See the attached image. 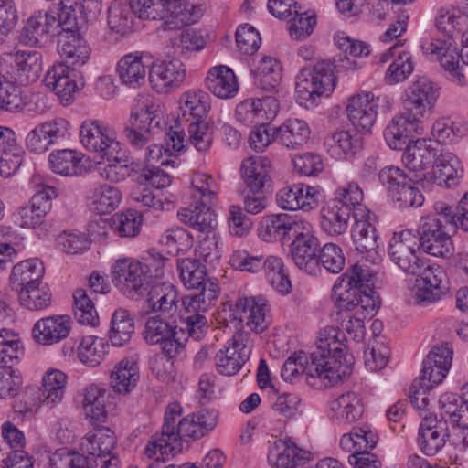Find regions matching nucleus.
<instances>
[{"mask_svg":"<svg viewBox=\"0 0 468 468\" xmlns=\"http://www.w3.org/2000/svg\"><path fill=\"white\" fill-rule=\"evenodd\" d=\"M151 278L148 266L131 258L119 259L112 267L113 284L131 299H137L148 291Z\"/></svg>","mask_w":468,"mask_h":468,"instance_id":"nucleus-8","label":"nucleus"},{"mask_svg":"<svg viewBox=\"0 0 468 468\" xmlns=\"http://www.w3.org/2000/svg\"><path fill=\"white\" fill-rule=\"evenodd\" d=\"M163 122L161 106L154 102H143L131 113L132 126L150 133H158Z\"/></svg>","mask_w":468,"mask_h":468,"instance_id":"nucleus-47","label":"nucleus"},{"mask_svg":"<svg viewBox=\"0 0 468 468\" xmlns=\"http://www.w3.org/2000/svg\"><path fill=\"white\" fill-rule=\"evenodd\" d=\"M378 101L370 93L357 94L349 100L346 113L349 121L361 132H369L373 127L378 113Z\"/></svg>","mask_w":468,"mask_h":468,"instance_id":"nucleus-28","label":"nucleus"},{"mask_svg":"<svg viewBox=\"0 0 468 468\" xmlns=\"http://www.w3.org/2000/svg\"><path fill=\"white\" fill-rule=\"evenodd\" d=\"M58 47L61 57L72 65L81 66L90 59V48L76 31L59 33Z\"/></svg>","mask_w":468,"mask_h":468,"instance_id":"nucleus-43","label":"nucleus"},{"mask_svg":"<svg viewBox=\"0 0 468 468\" xmlns=\"http://www.w3.org/2000/svg\"><path fill=\"white\" fill-rule=\"evenodd\" d=\"M147 292V306L161 315H173L177 311L178 292L170 283H157L149 287Z\"/></svg>","mask_w":468,"mask_h":468,"instance_id":"nucleus-38","label":"nucleus"},{"mask_svg":"<svg viewBox=\"0 0 468 468\" xmlns=\"http://www.w3.org/2000/svg\"><path fill=\"white\" fill-rule=\"evenodd\" d=\"M134 332V321L130 313L123 309L116 310L111 320L109 339L112 346L127 344Z\"/></svg>","mask_w":468,"mask_h":468,"instance_id":"nucleus-54","label":"nucleus"},{"mask_svg":"<svg viewBox=\"0 0 468 468\" xmlns=\"http://www.w3.org/2000/svg\"><path fill=\"white\" fill-rule=\"evenodd\" d=\"M438 97L439 90L435 84L427 78H419L406 90L405 112L422 122L431 115Z\"/></svg>","mask_w":468,"mask_h":468,"instance_id":"nucleus-13","label":"nucleus"},{"mask_svg":"<svg viewBox=\"0 0 468 468\" xmlns=\"http://www.w3.org/2000/svg\"><path fill=\"white\" fill-rule=\"evenodd\" d=\"M378 441V435L367 427H355L340 440V446L351 452L348 457L354 468H381V462L375 454L369 452Z\"/></svg>","mask_w":468,"mask_h":468,"instance_id":"nucleus-11","label":"nucleus"},{"mask_svg":"<svg viewBox=\"0 0 468 468\" xmlns=\"http://www.w3.org/2000/svg\"><path fill=\"white\" fill-rule=\"evenodd\" d=\"M206 86L220 99L233 98L239 90L237 78L231 69L220 65L210 69L206 79Z\"/></svg>","mask_w":468,"mask_h":468,"instance_id":"nucleus-39","label":"nucleus"},{"mask_svg":"<svg viewBox=\"0 0 468 468\" xmlns=\"http://www.w3.org/2000/svg\"><path fill=\"white\" fill-rule=\"evenodd\" d=\"M177 269L185 287L199 291L183 297L185 308L207 311L218 296V285L207 278L206 266L199 260L186 258L178 261Z\"/></svg>","mask_w":468,"mask_h":468,"instance_id":"nucleus-7","label":"nucleus"},{"mask_svg":"<svg viewBox=\"0 0 468 468\" xmlns=\"http://www.w3.org/2000/svg\"><path fill=\"white\" fill-rule=\"evenodd\" d=\"M294 16L289 22V32L292 38L303 40L314 31L316 25V16L314 11L300 13L294 10Z\"/></svg>","mask_w":468,"mask_h":468,"instance_id":"nucleus-64","label":"nucleus"},{"mask_svg":"<svg viewBox=\"0 0 468 468\" xmlns=\"http://www.w3.org/2000/svg\"><path fill=\"white\" fill-rule=\"evenodd\" d=\"M436 169L434 177L438 185H445L447 187H453L459 184L463 169L459 158L452 153L443 151L436 156Z\"/></svg>","mask_w":468,"mask_h":468,"instance_id":"nucleus-45","label":"nucleus"},{"mask_svg":"<svg viewBox=\"0 0 468 468\" xmlns=\"http://www.w3.org/2000/svg\"><path fill=\"white\" fill-rule=\"evenodd\" d=\"M58 196L54 186H45L30 199L29 205L21 207L17 217L22 228H36L45 223L44 218L51 209V199Z\"/></svg>","mask_w":468,"mask_h":468,"instance_id":"nucleus-22","label":"nucleus"},{"mask_svg":"<svg viewBox=\"0 0 468 468\" xmlns=\"http://www.w3.org/2000/svg\"><path fill=\"white\" fill-rule=\"evenodd\" d=\"M343 340L344 334L339 328L324 327L309 357L300 353L287 358L282 367V378L292 381L300 374L305 375L307 384L317 389L338 384L353 370V356L346 354Z\"/></svg>","mask_w":468,"mask_h":468,"instance_id":"nucleus-1","label":"nucleus"},{"mask_svg":"<svg viewBox=\"0 0 468 468\" xmlns=\"http://www.w3.org/2000/svg\"><path fill=\"white\" fill-rule=\"evenodd\" d=\"M210 108L209 95L201 90L185 92L180 99V114L176 118L178 126L206 121Z\"/></svg>","mask_w":468,"mask_h":468,"instance_id":"nucleus-30","label":"nucleus"},{"mask_svg":"<svg viewBox=\"0 0 468 468\" xmlns=\"http://www.w3.org/2000/svg\"><path fill=\"white\" fill-rule=\"evenodd\" d=\"M416 279V292L414 295L415 303L427 306L439 301L447 292L446 273L438 265H427L424 261L420 266V272L413 274Z\"/></svg>","mask_w":468,"mask_h":468,"instance_id":"nucleus-17","label":"nucleus"},{"mask_svg":"<svg viewBox=\"0 0 468 468\" xmlns=\"http://www.w3.org/2000/svg\"><path fill=\"white\" fill-rule=\"evenodd\" d=\"M186 310L187 315L182 317L180 324L176 325L177 335L185 336L184 347L189 338L195 341L202 340L209 329L207 318L204 314L207 311Z\"/></svg>","mask_w":468,"mask_h":468,"instance_id":"nucleus-50","label":"nucleus"},{"mask_svg":"<svg viewBox=\"0 0 468 468\" xmlns=\"http://www.w3.org/2000/svg\"><path fill=\"white\" fill-rule=\"evenodd\" d=\"M80 139L89 151L106 155L119 147L115 132L97 120H86L80 128Z\"/></svg>","mask_w":468,"mask_h":468,"instance_id":"nucleus-20","label":"nucleus"},{"mask_svg":"<svg viewBox=\"0 0 468 468\" xmlns=\"http://www.w3.org/2000/svg\"><path fill=\"white\" fill-rule=\"evenodd\" d=\"M268 311L266 300L254 296H239L229 314L223 311L224 321L233 324L236 332L229 345L216 354L215 364L218 373L233 376L248 361L252 345L250 335L244 328L256 334L264 332L270 324Z\"/></svg>","mask_w":468,"mask_h":468,"instance_id":"nucleus-2","label":"nucleus"},{"mask_svg":"<svg viewBox=\"0 0 468 468\" xmlns=\"http://www.w3.org/2000/svg\"><path fill=\"white\" fill-rule=\"evenodd\" d=\"M419 248L418 237L405 229L393 234L388 245V256L405 273L416 274L420 272L423 261L417 254Z\"/></svg>","mask_w":468,"mask_h":468,"instance_id":"nucleus-15","label":"nucleus"},{"mask_svg":"<svg viewBox=\"0 0 468 468\" xmlns=\"http://www.w3.org/2000/svg\"><path fill=\"white\" fill-rule=\"evenodd\" d=\"M58 12L55 15L58 27L69 34L83 27L89 19H95L98 15H92L86 8L87 5L79 0H60Z\"/></svg>","mask_w":468,"mask_h":468,"instance_id":"nucleus-32","label":"nucleus"},{"mask_svg":"<svg viewBox=\"0 0 468 468\" xmlns=\"http://www.w3.org/2000/svg\"><path fill=\"white\" fill-rule=\"evenodd\" d=\"M421 49L431 59L439 61L446 70L452 71L459 69L460 52H457L451 40L426 39L421 44Z\"/></svg>","mask_w":468,"mask_h":468,"instance_id":"nucleus-40","label":"nucleus"},{"mask_svg":"<svg viewBox=\"0 0 468 468\" xmlns=\"http://www.w3.org/2000/svg\"><path fill=\"white\" fill-rule=\"evenodd\" d=\"M71 324L72 322L69 315L44 317L35 323L32 328V337L39 345H55L69 336Z\"/></svg>","mask_w":468,"mask_h":468,"instance_id":"nucleus-24","label":"nucleus"},{"mask_svg":"<svg viewBox=\"0 0 468 468\" xmlns=\"http://www.w3.org/2000/svg\"><path fill=\"white\" fill-rule=\"evenodd\" d=\"M420 123L406 112L393 117L384 130V138L388 145L394 150L407 148L410 145L411 140L421 133Z\"/></svg>","mask_w":468,"mask_h":468,"instance_id":"nucleus-26","label":"nucleus"},{"mask_svg":"<svg viewBox=\"0 0 468 468\" xmlns=\"http://www.w3.org/2000/svg\"><path fill=\"white\" fill-rule=\"evenodd\" d=\"M449 437L446 420L438 419L436 414L425 413L418 433V444L422 452L428 456L439 452Z\"/></svg>","mask_w":468,"mask_h":468,"instance_id":"nucleus-21","label":"nucleus"},{"mask_svg":"<svg viewBox=\"0 0 468 468\" xmlns=\"http://www.w3.org/2000/svg\"><path fill=\"white\" fill-rule=\"evenodd\" d=\"M185 128L188 133L187 142L197 151L206 152L210 148L213 142V128L207 121L186 123Z\"/></svg>","mask_w":468,"mask_h":468,"instance_id":"nucleus-63","label":"nucleus"},{"mask_svg":"<svg viewBox=\"0 0 468 468\" xmlns=\"http://www.w3.org/2000/svg\"><path fill=\"white\" fill-rule=\"evenodd\" d=\"M151 65V58L143 52L123 56L117 64L121 82L132 89L143 86Z\"/></svg>","mask_w":468,"mask_h":468,"instance_id":"nucleus-27","label":"nucleus"},{"mask_svg":"<svg viewBox=\"0 0 468 468\" xmlns=\"http://www.w3.org/2000/svg\"><path fill=\"white\" fill-rule=\"evenodd\" d=\"M20 304L31 311H39L48 308L51 304L52 294L49 287L41 282L40 285L18 293Z\"/></svg>","mask_w":468,"mask_h":468,"instance_id":"nucleus-62","label":"nucleus"},{"mask_svg":"<svg viewBox=\"0 0 468 468\" xmlns=\"http://www.w3.org/2000/svg\"><path fill=\"white\" fill-rule=\"evenodd\" d=\"M45 274L41 261L30 259L23 261L13 267L10 284L13 291L20 293L33 286L40 285Z\"/></svg>","mask_w":468,"mask_h":468,"instance_id":"nucleus-33","label":"nucleus"},{"mask_svg":"<svg viewBox=\"0 0 468 468\" xmlns=\"http://www.w3.org/2000/svg\"><path fill=\"white\" fill-rule=\"evenodd\" d=\"M110 386L119 394L130 393L137 385L139 368L136 362L122 359L111 374Z\"/></svg>","mask_w":468,"mask_h":468,"instance_id":"nucleus-49","label":"nucleus"},{"mask_svg":"<svg viewBox=\"0 0 468 468\" xmlns=\"http://www.w3.org/2000/svg\"><path fill=\"white\" fill-rule=\"evenodd\" d=\"M254 77L263 90H274L282 80L281 63L272 57H263L255 69Z\"/></svg>","mask_w":468,"mask_h":468,"instance_id":"nucleus-55","label":"nucleus"},{"mask_svg":"<svg viewBox=\"0 0 468 468\" xmlns=\"http://www.w3.org/2000/svg\"><path fill=\"white\" fill-rule=\"evenodd\" d=\"M418 241L424 252L442 259H448L453 255L452 239L441 218H426L420 227Z\"/></svg>","mask_w":468,"mask_h":468,"instance_id":"nucleus-14","label":"nucleus"},{"mask_svg":"<svg viewBox=\"0 0 468 468\" xmlns=\"http://www.w3.org/2000/svg\"><path fill=\"white\" fill-rule=\"evenodd\" d=\"M25 349L18 334L12 330L0 329V364L13 368L24 356Z\"/></svg>","mask_w":468,"mask_h":468,"instance_id":"nucleus-52","label":"nucleus"},{"mask_svg":"<svg viewBox=\"0 0 468 468\" xmlns=\"http://www.w3.org/2000/svg\"><path fill=\"white\" fill-rule=\"evenodd\" d=\"M76 72L63 63L54 65L47 72L44 82L64 104H69L79 88Z\"/></svg>","mask_w":468,"mask_h":468,"instance_id":"nucleus-31","label":"nucleus"},{"mask_svg":"<svg viewBox=\"0 0 468 468\" xmlns=\"http://www.w3.org/2000/svg\"><path fill=\"white\" fill-rule=\"evenodd\" d=\"M303 220L295 221L287 214L271 215L261 219L258 228L259 237L267 242L292 239V229L302 226Z\"/></svg>","mask_w":468,"mask_h":468,"instance_id":"nucleus-34","label":"nucleus"},{"mask_svg":"<svg viewBox=\"0 0 468 468\" xmlns=\"http://www.w3.org/2000/svg\"><path fill=\"white\" fill-rule=\"evenodd\" d=\"M67 377L59 370H51L43 378L42 387L37 391L40 402L47 406L59 403L65 393Z\"/></svg>","mask_w":468,"mask_h":468,"instance_id":"nucleus-51","label":"nucleus"},{"mask_svg":"<svg viewBox=\"0 0 468 468\" xmlns=\"http://www.w3.org/2000/svg\"><path fill=\"white\" fill-rule=\"evenodd\" d=\"M152 88L158 93H168L177 88L186 77L183 64L176 60L152 62L148 70Z\"/></svg>","mask_w":468,"mask_h":468,"instance_id":"nucleus-23","label":"nucleus"},{"mask_svg":"<svg viewBox=\"0 0 468 468\" xmlns=\"http://www.w3.org/2000/svg\"><path fill=\"white\" fill-rule=\"evenodd\" d=\"M332 419L341 424H351L363 415L364 408L361 399L353 391L342 394L330 403Z\"/></svg>","mask_w":468,"mask_h":468,"instance_id":"nucleus-42","label":"nucleus"},{"mask_svg":"<svg viewBox=\"0 0 468 468\" xmlns=\"http://www.w3.org/2000/svg\"><path fill=\"white\" fill-rule=\"evenodd\" d=\"M353 211L337 199L329 200L320 210V227L328 236L345 234L349 227Z\"/></svg>","mask_w":468,"mask_h":468,"instance_id":"nucleus-29","label":"nucleus"},{"mask_svg":"<svg viewBox=\"0 0 468 468\" xmlns=\"http://www.w3.org/2000/svg\"><path fill=\"white\" fill-rule=\"evenodd\" d=\"M106 347L103 338L95 335L84 336L78 346V356L83 364L95 367L107 353Z\"/></svg>","mask_w":468,"mask_h":468,"instance_id":"nucleus-58","label":"nucleus"},{"mask_svg":"<svg viewBox=\"0 0 468 468\" xmlns=\"http://www.w3.org/2000/svg\"><path fill=\"white\" fill-rule=\"evenodd\" d=\"M116 444L114 432L101 427L89 432L81 442L82 449L89 454L98 468H118V459L112 453Z\"/></svg>","mask_w":468,"mask_h":468,"instance_id":"nucleus-16","label":"nucleus"},{"mask_svg":"<svg viewBox=\"0 0 468 468\" xmlns=\"http://www.w3.org/2000/svg\"><path fill=\"white\" fill-rule=\"evenodd\" d=\"M58 28L57 16L52 12L37 11L32 15L19 31L17 41L28 47H42Z\"/></svg>","mask_w":468,"mask_h":468,"instance_id":"nucleus-19","label":"nucleus"},{"mask_svg":"<svg viewBox=\"0 0 468 468\" xmlns=\"http://www.w3.org/2000/svg\"><path fill=\"white\" fill-rule=\"evenodd\" d=\"M26 106L21 89L0 74V110L18 112Z\"/></svg>","mask_w":468,"mask_h":468,"instance_id":"nucleus-60","label":"nucleus"},{"mask_svg":"<svg viewBox=\"0 0 468 468\" xmlns=\"http://www.w3.org/2000/svg\"><path fill=\"white\" fill-rule=\"evenodd\" d=\"M83 154L75 150L62 149L49 154L51 170L64 176H75L85 171Z\"/></svg>","mask_w":468,"mask_h":468,"instance_id":"nucleus-48","label":"nucleus"},{"mask_svg":"<svg viewBox=\"0 0 468 468\" xmlns=\"http://www.w3.org/2000/svg\"><path fill=\"white\" fill-rule=\"evenodd\" d=\"M241 176L250 193L265 190L271 182V162L266 157L255 156L242 162Z\"/></svg>","mask_w":468,"mask_h":468,"instance_id":"nucleus-35","label":"nucleus"},{"mask_svg":"<svg viewBox=\"0 0 468 468\" xmlns=\"http://www.w3.org/2000/svg\"><path fill=\"white\" fill-rule=\"evenodd\" d=\"M108 163L99 168L101 176L112 183H119L131 176L135 171L134 162L125 148L119 145L114 151L104 155Z\"/></svg>","mask_w":468,"mask_h":468,"instance_id":"nucleus-36","label":"nucleus"},{"mask_svg":"<svg viewBox=\"0 0 468 468\" xmlns=\"http://www.w3.org/2000/svg\"><path fill=\"white\" fill-rule=\"evenodd\" d=\"M111 221L112 229L122 238L137 236L142 224L141 216L132 209L113 215Z\"/></svg>","mask_w":468,"mask_h":468,"instance_id":"nucleus-61","label":"nucleus"},{"mask_svg":"<svg viewBox=\"0 0 468 468\" xmlns=\"http://www.w3.org/2000/svg\"><path fill=\"white\" fill-rule=\"evenodd\" d=\"M355 226L352 229V240L356 249L360 252H370L378 247V235L373 223L370 221L369 212L365 217L355 215Z\"/></svg>","mask_w":468,"mask_h":468,"instance_id":"nucleus-46","label":"nucleus"},{"mask_svg":"<svg viewBox=\"0 0 468 468\" xmlns=\"http://www.w3.org/2000/svg\"><path fill=\"white\" fill-rule=\"evenodd\" d=\"M378 177L388 186L389 196L399 207H418L423 204L424 197L416 186L419 182L410 181V175L400 168L386 166L380 169Z\"/></svg>","mask_w":468,"mask_h":468,"instance_id":"nucleus-9","label":"nucleus"},{"mask_svg":"<svg viewBox=\"0 0 468 468\" xmlns=\"http://www.w3.org/2000/svg\"><path fill=\"white\" fill-rule=\"evenodd\" d=\"M90 198L94 210L100 214H108L118 207L122 195L116 187L101 185L91 192Z\"/></svg>","mask_w":468,"mask_h":468,"instance_id":"nucleus-57","label":"nucleus"},{"mask_svg":"<svg viewBox=\"0 0 468 468\" xmlns=\"http://www.w3.org/2000/svg\"><path fill=\"white\" fill-rule=\"evenodd\" d=\"M191 185L196 204L181 208L177 212L178 218L194 230L208 235L218 225L216 214L210 207L217 199L218 185L212 176L204 173H195Z\"/></svg>","mask_w":468,"mask_h":468,"instance_id":"nucleus-5","label":"nucleus"},{"mask_svg":"<svg viewBox=\"0 0 468 468\" xmlns=\"http://www.w3.org/2000/svg\"><path fill=\"white\" fill-rule=\"evenodd\" d=\"M436 156V150L425 140H417L409 145L402 155V161L410 175V180L421 182L425 179L424 171L434 164Z\"/></svg>","mask_w":468,"mask_h":468,"instance_id":"nucleus-25","label":"nucleus"},{"mask_svg":"<svg viewBox=\"0 0 468 468\" xmlns=\"http://www.w3.org/2000/svg\"><path fill=\"white\" fill-rule=\"evenodd\" d=\"M142 20H161L165 30H176L194 24L200 9L186 0H133Z\"/></svg>","mask_w":468,"mask_h":468,"instance_id":"nucleus-6","label":"nucleus"},{"mask_svg":"<svg viewBox=\"0 0 468 468\" xmlns=\"http://www.w3.org/2000/svg\"><path fill=\"white\" fill-rule=\"evenodd\" d=\"M74 317L80 324L96 326L99 324V315L93 301L84 289H77L73 293Z\"/></svg>","mask_w":468,"mask_h":468,"instance_id":"nucleus-56","label":"nucleus"},{"mask_svg":"<svg viewBox=\"0 0 468 468\" xmlns=\"http://www.w3.org/2000/svg\"><path fill=\"white\" fill-rule=\"evenodd\" d=\"M308 123L300 119H288L276 128V141L288 149L302 148L310 139Z\"/></svg>","mask_w":468,"mask_h":468,"instance_id":"nucleus-41","label":"nucleus"},{"mask_svg":"<svg viewBox=\"0 0 468 468\" xmlns=\"http://www.w3.org/2000/svg\"><path fill=\"white\" fill-rule=\"evenodd\" d=\"M373 271L365 263H356L342 276L341 282L334 286V292L338 296V304L346 311L357 309L363 318L372 314L377 308L374 298Z\"/></svg>","mask_w":468,"mask_h":468,"instance_id":"nucleus-4","label":"nucleus"},{"mask_svg":"<svg viewBox=\"0 0 468 468\" xmlns=\"http://www.w3.org/2000/svg\"><path fill=\"white\" fill-rule=\"evenodd\" d=\"M143 337L149 345H160L167 358H174L184 350L185 336L177 335L176 325L155 314L146 319Z\"/></svg>","mask_w":468,"mask_h":468,"instance_id":"nucleus-12","label":"nucleus"},{"mask_svg":"<svg viewBox=\"0 0 468 468\" xmlns=\"http://www.w3.org/2000/svg\"><path fill=\"white\" fill-rule=\"evenodd\" d=\"M328 152L335 159L353 156L361 148L360 137L348 131H337L327 139Z\"/></svg>","mask_w":468,"mask_h":468,"instance_id":"nucleus-53","label":"nucleus"},{"mask_svg":"<svg viewBox=\"0 0 468 468\" xmlns=\"http://www.w3.org/2000/svg\"><path fill=\"white\" fill-rule=\"evenodd\" d=\"M134 16L139 17L133 0H114L108 8V26L112 31L125 36L132 31Z\"/></svg>","mask_w":468,"mask_h":468,"instance_id":"nucleus-44","label":"nucleus"},{"mask_svg":"<svg viewBox=\"0 0 468 468\" xmlns=\"http://www.w3.org/2000/svg\"><path fill=\"white\" fill-rule=\"evenodd\" d=\"M292 229L290 255L294 264L311 275L320 273L318 253L320 243L314 236L309 222L303 221L302 226Z\"/></svg>","mask_w":468,"mask_h":468,"instance_id":"nucleus-10","label":"nucleus"},{"mask_svg":"<svg viewBox=\"0 0 468 468\" xmlns=\"http://www.w3.org/2000/svg\"><path fill=\"white\" fill-rule=\"evenodd\" d=\"M356 60L344 53L332 60H321L313 68H303L297 76L295 92L300 105L306 109L318 105L321 96H328L335 87V73L354 70Z\"/></svg>","mask_w":468,"mask_h":468,"instance_id":"nucleus-3","label":"nucleus"},{"mask_svg":"<svg viewBox=\"0 0 468 468\" xmlns=\"http://www.w3.org/2000/svg\"><path fill=\"white\" fill-rule=\"evenodd\" d=\"M14 72L23 84L37 81L42 72V56L37 50L15 49L10 53Z\"/></svg>","mask_w":468,"mask_h":468,"instance_id":"nucleus-37","label":"nucleus"},{"mask_svg":"<svg viewBox=\"0 0 468 468\" xmlns=\"http://www.w3.org/2000/svg\"><path fill=\"white\" fill-rule=\"evenodd\" d=\"M452 360V350L446 345L435 346L426 356L425 359V372L434 367L436 374H433L434 381H442L446 374L450 370Z\"/></svg>","mask_w":468,"mask_h":468,"instance_id":"nucleus-59","label":"nucleus"},{"mask_svg":"<svg viewBox=\"0 0 468 468\" xmlns=\"http://www.w3.org/2000/svg\"><path fill=\"white\" fill-rule=\"evenodd\" d=\"M268 460L276 468H314L303 458L302 451L291 441H275L271 448ZM314 468H344L335 459L325 458Z\"/></svg>","mask_w":468,"mask_h":468,"instance_id":"nucleus-18","label":"nucleus"}]
</instances>
